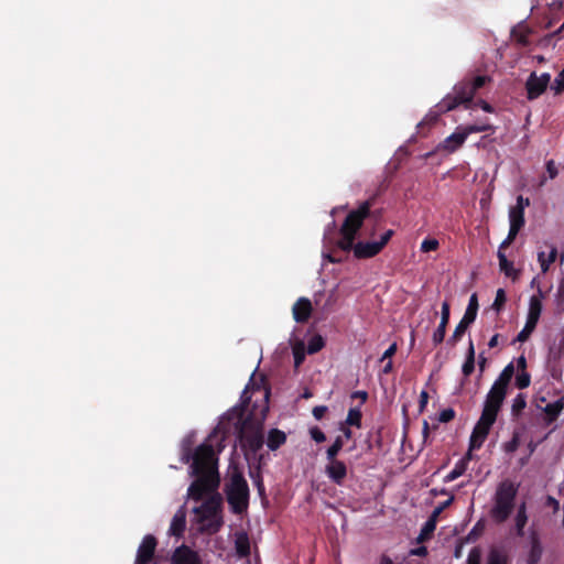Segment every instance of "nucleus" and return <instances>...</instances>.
I'll return each mask as SVG.
<instances>
[{
    "label": "nucleus",
    "mask_w": 564,
    "mask_h": 564,
    "mask_svg": "<svg viewBox=\"0 0 564 564\" xmlns=\"http://www.w3.org/2000/svg\"><path fill=\"white\" fill-rule=\"evenodd\" d=\"M449 315H451V307L448 302H443L442 304V311H441V322L438 325H443L447 327L449 322Z\"/></svg>",
    "instance_id": "c03bdc74"
},
{
    "label": "nucleus",
    "mask_w": 564,
    "mask_h": 564,
    "mask_svg": "<svg viewBox=\"0 0 564 564\" xmlns=\"http://www.w3.org/2000/svg\"><path fill=\"white\" fill-rule=\"evenodd\" d=\"M514 376V366L512 362L508 364L500 372L499 377L494 382V386L508 390L509 383Z\"/></svg>",
    "instance_id": "4be33fe9"
},
{
    "label": "nucleus",
    "mask_w": 564,
    "mask_h": 564,
    "mask_svg": "<svg viewBox=\"0 0 564 564\" xmlns=\"http://www.w3.org/2000/svg\"><path fill=\"white\" fill-rule=\"evenodd\" d=\"M468 133L464 127H457L455 132L448 135L440 145L438 150L446 151L448 153L455 152L459 149L466 139L468 138Z\"/></svg>",
    "instance_id": "ddd939ff"
},
{
    "label": "nucleus",
    "mask_w": 564,
    "mask_h": 564,
    "mask_svg": "<svg viewBox=\"0 0 564 564\" xmlns=\"http://www.w3.org/2000/svg\"><path fill=\"white\" fill-rule=\"evenodd\" d=\"M195 513L204 525V530L210 534L217 533L223 527L221 498L214 495L206 499L199 507L195 508Z\"/></svg>",
    "instance_id": "0eeeda50"
},
{
    "label": "nucleus",
    "mask_w": 564,
    "mask_h": 564,
    "mask_svg": "<svg viewBox=\"0 0 564 564\" xmlns=\"http://www.w3.org/2000/svg\"><path fill=\"white\" fill-rule=\"evenodd\" d=\"M464 543H465V541H464V540H460V541L456 544L455 550H454V556H455L456 558L462 557Z\"/></svg>",
    "instance_id": "e2e57ef3"
},
{
    "label": "nucleus",
    "mask_w": 564,
    "mask_h": 564,
    "mask_svg": "<svg viewBox=\"0 0 564 564\" xmlns=\"http://www.w3.org/2000/svg\"><path fill=\"white\" fill-rule=\"evenodd\" d=\"M344 444L345 442L343 440V436H337L334 443L326 451V459L333 460L334 458H337L339 452L344 447Z\"/></svg>",
    "instance_id": "c85d7f7f"
},
{
    "label": "nucleus",
    "mask_w": 564,
    "mask_h": 564,
    "mask_svg": "<svg viewBox=\"0 0 564 564\" xmlns=\"http://www.w3.org/2000/svg\"><path fill=\"white\" fill-rule=\"evenodd\" d=\"M325 346V340L321 335H314L311 337L307 344V352L316 354Z\"/></svg>",
    "instance_id": "72a5a7b5"
},
{
    "label": "nucleus",
    "mask_w": 564,
    "mask_h": 564,
    "mask_svg": "<svg viewBox=\"0 0 564 564\" xmlns=\"http://www.w3.org/2000/svg\"><path fill=\"white\" fill-rule=\"evenodd\" d=\"M518 491L519 484L511 479H503L498 484L489 512L496 523H503L510 518L516 507Z\"/></svg>",
    "instance_id": "39448f33"
},
{
    "label": "nucleus",
    "mask_w": 564,
    "mask_h": 564,
    "mask_svg": "<svg viewBox=\"0 0 564 564\" xmlns=\"http://www.w3.org/2000/svg\"><path fill=\"white\" fill-rule=\"evenodd\" d=\"M440 247V242L436 239H424L421 243V251L430 252L435 251Z\"/></svg>",
    "instance_id": "37998d69"
},
{
    "label": "nucleus",
    "mask_w": 564,
    "mask_h": 564,
    "mask_svg": "<svg viewBox=\"0 0 564 564\" xmlns=\"http://www.w3.org/2000/svg\"><path fill=\"white\" fill-rule=\"evenodd\" d=\"M475 322L474 318L467 316L466 314H464L463 318L460 319V322L457 324V326L455 327V330L454 333L452 334V336L448 338L447 340V344L449 346H455L459 340L460 338L463 337V335L465 334V332L467 330V328Z\"/></svg>",
    "instance_id": "f3484780"
},
{
    "label": "nucleus",
    "mask_w": 564,
    "mask_h": 564,
    "mask_svg": "<svg viewBox=\"0 0 564 564\" xmlns=\"http://www.w3.org/2000/svg\"><path fill=\"white\" fill-rule=\"evenodd\" d=\"M361 417H362L361 411L357 408H351L348 411V414H347V417H346V421L344 424L348 425V426L360 427L361 426Z\"/></svg>",
    "instance_id": "473e14b6"
},
{
    "label": "nucleus",
    "mask_w": 564,
    "mask_h": 564,
    "mask_svg": "<svg viewBox=\"0 0 564 564\" xmlns=\"http://www.w3.org/2000/svg\"><path fill=\"white\" fill-rule=\"evenodd\" d=\"M464 128L466 129L468 134L478 133V132H488V131L494 132L495 131L494 126H491L488 122H479V123L468 124V126H465Z\"/></svg>",
    "instance_id": "f704fd0d"
},
{
    "label": "nucleus",
    "mask_w": 564,
    "mask_h": 564,
    "mask_svg": "<svg viewBox=\"0 0 564 564\" xmlns=\"http://www.w3.org/2000/svg\"><path fill=\"white\" fill-rule=\"evenodd\" d=\"M545 506L552 508L554 513L560 510V502L552 496L546 497Z\"/></svg>",
    "instance_id": "4d7b16f0"
},
{
    "label": "nucleus",
    "mask_w": 564,
    "mask_h": 564,
    "mask_svg": "<svg viewBox=\"0 0 564 564\" xmlns=\"http://www.w3.org/2000/svg\"><path fill=\"white\" fill-rule=\"evenodd\" d=\"M303 360H304V354H303L301 350L295 349V350H294V361H295V366L301 365Z\"/></svg>",
    "instance_id": "774afa93"
},
{
    "label": "nucleus",
    "mask_w": 564,
    "mask_h": 564,
    "mask_svg": "<svg viewBox=\"0 0 564 564\" xmlns=\"http://www.w3.org/2000/svg\"><path fill=\"white\" fill-rule=\"evenodd\" d=\"M551 89L556 94H561L564 91V68L558 73L555 77L553 84L551 85Z\"/></svg>",
    "instance_id": "58836bf2"
},
{
    "label": "nucleus",
    "mask_w": 564,
    "mask_h": 564,
    "mask_svg": "<svg viewBox=\"0 0 564 564\" xmlns=\"http://www.w3.org/2000/svg\"><path fill=\"white\" fill-rule=\"evenodd\" d=\"M531 383V376L529 372L527 371H521L517 375L516 377V386L519 388V389H525L530 386Z\"/></svg>",
    "instance_id": "4c0bfd02"
},
{
    "label": "nucleus",
    "mask_w": 564,
    "mask_h": 564,
    "mask_svg": "<svg viewBox=\"0 0 564 564\" xmlns=\"http://www.w3.org/2000/svg\"><path fill=\"white\" fill-rule=\"evenodd\" d=\"M487 366V358L485 357L484 352H480L478 356V367L480 376L484 373Z\"/></svg>",
    "instance_id": "bf43d9fd"
},
{
    "label": "nucleus",
    "mask_w": 564,
    "mask_h": 564,
    "mask_svg": "<svg viewBox=\"0 0 564 564\" xmlns=\"http://www.w3.org/2000/svg\"><path fill=\"white\" fill-rule=\"evenodd\" d=\"M479 523H477L474 529L466 536V541H475L479 534L478 532Z\"/></svg>",
    "instance_id": "0e129e2a"
},
{
    "label": "nucleus",
    "mask_w": 564,
    "mask_h": 564,
    "mask_svg": "<svg viewBox=\"0 0 564 564\" xmlns=\"http://www.w3.org/2000/svg\"><path fill=\"white\" fill-rule=\"evenodd\" d=\"M490 82L487 75H478L470 78H465L458 82L451 94H447L436 106V112L432 117V121L437 120L440 113H445L464 106L465 109L480 107L486 112H494V107L484 99L474 101L477 91Z\"/></svg>",
    "instance_id": "20e7f679"
},
{
    "label": "nucleus",
    "mask_w": 564,
    "mask_h": 564,
    "mask_svg": "<svg viewBox=\"0 0 564 564\" xmlns=\"http://www.w3.org/2000/svg\"><path fill=\"white\" fill-rule=\"evenodd\" d=\"M467 469V462L465 458L458 460L454 468L445 476L444 481L451 482L464 475Z\"/></svg>",
    "instance_id": "cd10ccee"
},
{
    "label": "nucleus",
    "mask_w": 564,
    "mask_h": 564,
    "mask_svg": "<svg viewBox=\"0 0 564 564\" xmlns=\"http://www.w3.org/2000/svg\"><path fill=\"white\" fill-rule=\"evenodd\" d=\"M398 346L395 343L391 344L390 347L383 352L381 357V361L384 359H390L397 352Z\"/></svg>",
    "instance_id": "13d9d810"
},
{
    "label": "nucleus",
    "mask_w": 564,
    "mask_h": 564,
    "mask_svg": "<svg viewBox=\"0 0 564 564\" xmlns=\"http://www.w3.org/2000/svg\"><path fill=\"white\" fill-rule=\"evenodd\" d=\"M563 409L564 398H561L552 403H547L544 408L546 422L551 424L556 421Z\"/></svg>",
    "instance_id": "6ab92c4d"
},
{
    "label": "nucleus",
    "mask_w": 564,
    "mask_h": 564,
    "mask_svg": "<svg viewBox=\"0 0 564 564\" xmlns=\"http://www.w3.org/2000/svg\"><path fill=\"white\" fill-rule=\"evenodd\" d=\"M313 306L307 297H300L292 307L293 318L296 323H306L312 314Z\"/></svg>",
    "instance_id": "dca6fc26"
},
{
    "label": "nucleus",
    "mask_w": 564,
    "mask_h": 564,
    "mask_svg": "<svg viewBox=\"0 0 564 564\" xmlns=\"http://www.w3.org/2000/svg\"><path fill=\"white\" fill-rule=\"evenodd\" d=\"M556 256H557V250L555 247L551 248L547 257L545 256V252H543V251L538 253V261L541 265V271L543 273L547 272L550 265L555 261Z\"/></svg>",
    "instance_id": "a878e982"
},
{
    "label": "nucleus",
    "mask_w": 564,
    "mask_h": 564,
    "mask_svg": "<svg viewBox=\"0 0 564 564\" xmlns=\"http://www.w3.org/2000/svg\"><path fill=\"white\" fill-rule=\"evenodd\" d=\"M235 550L240 557H247L250 554V542L246 533H239L236 536Z\"/></svg>",
    "instance_id": "393cba45"
},
{
    "label": "nucleus",
    "mask_w": 564,
    "mask_h": 564,
    "mask_svg": "<svg viewBox=\"0 0 564 564\" xmlns=\"http://www.w3.org/2000/svg\"><path fill=\"white\" fill-rule=\"evenodd\" d=\"M285 441H286V435L284 432L280 431L278 429H272L269 432L267 445L271 451H275L281 445H283L285 443Z\"/></svg>",
    "instance_id": "5701e85b"
},
{
    "label": "nucleus",
    "mask_w": 564,
    "mask_h": 564,
    "mask_svg": "<svg viewBox=\"0 0 564 564\" xmlns=\"http://www.w3.org/2000/svg\"><path fill=\"white\" fill-rule=\"evenodd\" d=\"M310 435L316 443H323L326 441L325 433L317 426L310 429Z\"/></svg>",
    "instance_id": "09e8293b"
},
{
    "label": "nucleus",
    "mask_w": 564,
    "mask_h": 564,
    "mask_svg": "<svg viewBox=\"0 0 564 564\" xmlns=\"http://www.w3.org/2000/svg\"><path fill=\"white\" fill-rule=\"evenodd\" d=\"M249 386L246 387L241 394V405L235 408L234 413L237 415V422H235L236 430L238 432V438L241 446L246 449L256 454L261 449L264 440L262 433V422L264 421L269 411V397L270 390L268 388H261L260 386L252 388V393H259L262 400V404L258 411L256 404L253 409L249 411L250 397Z\"/></svg>",
    "instance_id": "f03ea898"
},
{
    "label": "nucleus",
    "mask_w": 564,
    "mask_h": 564,
    "mask_svg": "<svg viewBox=\"0 0 564 564\" xmlns=\"http://www.w3.org/2000/svg\"><path fill=\"white\" fill-rule=\"evenodd\" d=\"M446 334V327L443 325H438L432 335V341L434 346H437L443 343Z\"/></svg>",
    "instance_id": "79ce46f5"
},
{
    "label": "nucleus",
    "mask_w": 564,
    "mask_h": 564,
    "mask_svg": "<svg viewBox=\"0 0 564 564\" xmlns=\"http://www.w3.org/2000/svg\"><path fill=\"white\" fill-rule=\"evenodd\" d=\"M393 235L394 231L392 229H389L380 237V240L377 241V243L381 250L386 247V245L389 242Z\"/></svg>",
    "instance_id": "864d4df0"
},
{
    "label": "nucleus",
    "mask_w": 564,
    "mask_h": 564,
    "mask_svg": "<svg viewBox=\"0 0 564 564\" xmlns=\"http://www.w3.org/2000/svg\"><path fill=\"white\" fill-rule=\"evenodd\" d=\"M325 473L327 477L336 485L341 486L347 477V466L343 460L334 458L327 460Z\"/></svg>",
    "instance_id": "4468645a"
},
{
    "label": "nucleus",
    "mask_w": 564,
    "mask_h": 564,
    "mask_svg": "<svg viewBox=\"0 0 564 564\" xmlns=\"http://www.w3.org/2000/svg\"><path fill=\"white\" fill-rule=\"evenodd\" d=\"M545 167H546L547 175L551 180H553L557 176L558 171H557L554 160L546 161Z\"/></svg>",
    "instance_id": "603ef678"
},
{
    "label": "nucleus",
    "mask_w": 564,
    "mask_h": 564,
    "mask_svg": "<svg viewBox=\"0 0 564 564\" xmlns=\"http://www.w3.org/2000/svg\"><path fill=\"white\" fill-rule=\"evenodd\" d=\"M185 527H186L185 512L183 510H178L172 519L169 532L171 535L178 538V536L183 535V533L185 531Z\"/></svg>",
    "instance_id": "a211bd4d"
},
{
    "label": "nucleus",
    "mask_w": 564,
    "mask_h": 564,
    "mask_svg": "<svg viewBox=\"0 0 564 564\" xmlns=\"http://www.w3.org/2000/svg\"><path fill=\"white\" fill-rule=\"evenodd\" d=\"M429 402V393L423 390L420 393V400H419V413H423L426 409Z\"/></svg>",
    "instance_id": "5fc2aeb1"
},
{
    "label": "nucleus",
    "mask_w": 564,
    "mask_h": 564,
    "mask_svg": "<svg viewBox=\"0 0 564 564\" xmlns=\"http://www.w3.org/2000/svg\"><path fill=\"white\" fill-rule=\"evenodd\" d=\"M475 370V348L470 340L466 352V358L462 367V372L465 378H468Z\"/></svg>",
    "instance_id": "b1692460"
},
{
    "label": "nucleus",
    "mask_w": 564,
    "mask_h": 564,
    "mask_svg": "<svg viewBox=\"0 0 564 564\" xmlns=\"http://www.w3.org/2000/svg\"><path fill=\"white\" fill-rule=\"evenodd\" d=\"M455 411L452 408L444 409L438 414V422L441 423H448L455 417Z\"/></svg>",
    "instance_id": "49530a36"
},
{
    "label": "nucleus",
    "mask_w": 564,
    "mask_h": 564,
    "mask_svg": "<svg viewBox=\"0 0 564 564\" xmlns=\"http://www.w3.org/2000/svg\"><path fill=\"white\" fill-rule=\"evenodd\" d=\"M351 399H360L361 403H365L368 399V393L366 391H355L351 393Z\"/></svg>",
    "instance_id": "680f3d73"
},
{
    "label": "nucleus",
    "mask_w": 564,
    "mask_h": 564,
    "mask_svg": "<svg viewBox=\"0 0 564 564\" xmlns=\"http://www.w3.org/2000/svg\"><path fill=\"white\" fill-rule=\"evenodd\" d=\"M530 199L519 195L517 204L509 209V232L507 238L501 242V248H508L517 238L520 230L525 225L524 210L530 206Z\"/></svg>",
    "instance_id": "6e6552de"
},
{
    "label": "nucleus",
    "mask_w": 564,
    "mask_h": 564,
    "mask_svg": "<svg viewBox=\"0 0 564 564\" xmlns=\"http://www.w3.org/2000/svg\"><path fill=\"white\" fill-rule=\"evenodd\" d=\"M495 421L480 416L470 435L469 451L479 449L486 441Z\"/></svg>",
    "instance_id": "9b49d317"
},
{
    "label": "nucleus",
    "mask_w": 564,
    "mask_h": 564,
    "mask_svg": "<svg viewBox=\"0 0 564 564\" xmlns=\"http://www.w3.org/2000/svg\"><path fill=\"white\" fill-rule=\"evenodd\" d=\"M172 564H202L198 554L186 545H181L174 551Z\"/></svg>",
    "instance_id": "2eb2a0df"
},
{
    "label": "nucleus",
    "mask_w": 564,
    "mask_h": 564,
    "mask_svg": "<svg viewBox=\"0 0 564 564\" xmlns=\"http://www.w3.org/2000/svg\"><path fill=\"white\" fill-rule=\"evenodd\" d=\"M466 564H481V550L478 546L469 551Z\"/></svg>",
    "instance_id": "a19ab883"
},
{
    "label": "nucleus",
    "mask_w": 564,
    "mask_h": 564,
    "mask_svg": "<svg viewBox=\"0 0 564 564\" xmlns=\"http://www.w3.org/2000/svg\"><path fill=\"white\" fill-rule=\"evenodd\" d=\"M327 411L328 409L326 405H317L313 408L312 413L316 420H322Z\"/></svg>",
    "instance_id": "6e6d98bb"
},
{
    "label": "nucleus",
    "mask_w": 564,
    "mask_h": 564,
    "mask_svg": "<svg viewBox=\"0 0 564 564\" xmlns=\"http://www.w3.org/2000/svg\"><path fill=\"white\" fill-rule=\"evenodd\" d=\"M454 501V496H451L446 501L442 502L440 506H437L433 512H432V517H434L435 519L438 520V517L440 514L447 508L452 505V502Z\"/></svg>",
    "instance_id": "3c124183"
},
{
    "label": "nucleus",
    "mask_w": 564,
    "mask_h": 564,
    "mask_svg": "<svg viewBox=\"0 0 564 564\" xmlns=\"http://www.w3.org/2000/svg\"><path fill=\"white\" fill-rule=\"evenodd\" d=\"M339 430L341 431L343 433V440H350L352 437V432L351 430L348 427V425H345V424H340V427Z\"/></svg>",
    "instance_id": "052dcab7"
},
{
    "label": "nucleus",
    "mask_w": 564,
    "mask_h": 564,
    "mask_svg": "<svg viewBox=\"0 0 564 564\" xmlns=\"http://www.w3.org/2000/svg\"><path fill=\"white\" fill-rule=\"evenodd\" d=\"M488 564H507V558L498 551H491L488 557Z\"/></svg>",
    "instance_id": "a18cd8bd"
},
{
    "label": "nucleus",
    "mask_w": 564,
    "mask_h": 564,
    "mask_svg": "<svg viewBox=\"0 0 564 564\" xmlns=\"http://www.w3.org/2000/svg\"><path fill=\"white\" fill-rule=\"evenodd\" d=\"M477 312H478V299H477V294H473L469 299V302H468V305H467V308L465 311V314L474 319H476L477 317Z\"/></svg>",
    "instance_id": "e433bc0d"
},
{
    "label": "nucleus",
    "mask_w": 564,
    "mask_h": 564,
    "mask_svg": "<svg viewBox=\"0 0 564 564\" xmlns=\"http://www.w3.org/2000/svg\"><path fill=\"white\" fill-rule=\"evenodd\" d=\"M512 34L513 36L516 37L517 42L523 46H527L529 45V39H528V35H529V32L528 31H522V30H517L514 29L512 31Z\"/></svg>",
    "instance_id": "de8ad7c7"
},
{
    "label": "nucleus",
    "mask_w": 564,
    "mask_h": 564,
    "mask_svg": "<svg viewBox=\"0 0 564 564\" xmlns=\"http://www.w3.org/2000/svg\"><path fill=\"white\" fill-rule=\"evenodd\" d=\"M437 519L430 516L427 521L424 523L423 528L421 529L420 538L426 539L433 534V532L436 529Z\"/></svg>",
    "instance_id": "c9c22d12"
},
{
    "label": "nucleus",
    "mask_w": 564,
    "mask_h": 564,
    "mask_svg": "<svg viewBox=\"0 0 564 564\" xmlns=\"http://www.w3.org/2000/svg\"><path fill=\"white\" fill-rule=\"evenodd\" d=\"M506 395L507 390L492 384L489 392L487 393L480 416L496 422L497 415L502 406Z\"/></svg>",
    "instance_id": "1a4fd4ad"
},
{
    "label": "nucleus",
    "mask_w": 564,
    "mask_h": 564,
    "mask_svg": "<svg viewBox=\"0 0 564 564\" xmlns=\"http://www.w3.org/2000/svg\"><path fill=\"white\" fill-rule=\"evenodd\" d=\"M542 556V547L535 534L532 535L531 550L528 556V564H536Z\"/></svg>",
    "instance_id": "bb28decb"
},
{
    "label": "nucleus",
    "mask_w": 564,
    "mask_h": 564,
    "mask_svg": "<svg viewBox=\"0 0 564 564\" xmlns=\"http://www.w3.org/2000/svg\"><path fill=\"white\" fill-rule=\"evenodd\" d=\"M217 434L218 431L214 430L193 454L189 449L183 454L184 463L192 459V475L196 477L187 490L188 497L193 500L199 501L219 487L218 454L224 448V437L216 440Z\"/></svg>",
    "instance_id": "f257e3e1"
},
{
    "label": "nucleus",
    "mask_w": 564,
    "mask_h": 564,
    "mask_svg": "<svg viewBox=\"0 0 564 564\" xmlns=\"http://www.w3.org/2000/svg\"><path fill=\"white\" fill-rule=\"evenodd\" d=\"M527 406L525 394L519 393L512 401L511 414L512 416H519Z\"/></svg>",
    "instance_id": "2f4dec72"
},
{
    "label": "nucleus",
    "mask_w": 564,
    "mask_h": 564,
    "mask_svg": "<svg viewBox=\"0 0 564 564\" xmlns=\"http://www.w3.org/2000/svg\"><path fill=\"white\" fill-rule=\"evenodd\" d=\"M225 492L232 513L241 514L247 511L249 506V486L241 473H232L229 482L226 485Z\"/></svg>",
    "instance_id": "423d86ee"
},
{
    "label": "nucleus",
    "mask_w": 564,
    "mask_h": 564,
    "mask_svg": "<svg viewBox=\"0 0 564 564\" xmlns=\"http://www.w3.org/2000/svg\"><path fill=\"white\" fill-rule=\"evenodd\" d=\"M541 312H542L541 301L538 297L532 296L530 299L528 318L539 322Z\"/></svg>",
    "instance_id": "7c9ffc66"
},
{
    "label": "nucleus",
    "mask_w": 564,
    "mask_h": 564,
    "mask_svg": "<svg viewBox=\"0 0 564 564\" xmlns=\"http://www.w3.org/2000/svg\"><path fill=\"white\" fill-rule=\"evenodd\" d=\"M422 436H423L424 442H426L430 436V424L426 420L423 421Z\"/></svg>",
    "instance_id": "69168bd1"
},
{
    "label": "nucleus",
    "mask_w": 564,
    "mask_h": 564,
    "mask_svg": "<svg viewBox=\"0 0 564 564\" xmlns=\"http://www.w3.org/2000/svg\"><path fill=\"white\" fill-rule=\"evenodd\" d=\"M156 545L158 541L154 535H145L138 547L134 564H151L154 558Z\"/></svg>",
    "instance_id": "f8f14e48"
},
{
    "label": "nucleus",
    "mask_w": 564,
    "mask_h": 564,
    "mask_svg": "<svg viewBox=\"0 0 564 564\" xmlns=\"http://www.w3.org/2000/svg\"><path fill=\"white\" fill-rule=\"evenodd\" d=\"M506 301H507V296H506V292L503 289H498L497 293H496V299L494 301V304H492V307L496 310V311H500L503 305L506 304Z\"/></svg>",
    "instance_id": "ea45409f"
},
{
    "label": "nucleus",
    "mask_w": 564,
    "mask_h": 564,
    "mask_svg": "<svg viewBox=\"0 0 564 564\" xmlns=\"http://www.w3.org/2000/svg\"><path fill=\"white\" fill-rule=\"evenodd\" d=\"M538 322L527 317V322L524 327L517 336V340L520 343H524L529 339L532 332L535 329Z\"/></svg>",
    "instance_id": "c756f323"
},
{
    "label": "nucleus",
    "mask_w": 564,
    "mask_h": 564,
    "mask_svg": "<svg viewBox=\"0 0 564 564\" xmlns=\"http://www.w3.org/2000/svg\"><path fill=\"white\" fill-rule=\"evenodd\" d=\"M551 82V75L543 73L540 76L535 72L531 73L525 82L527 98L534 100L539 98L547 88Z\"/></svg>",
    "instance_id": "9d476101"
},
{
    "label": "nucleus",
    "mask_w": 564,
    "mask_h": 564,
    "mask_svg": "<svg viewBox=\"0 0 564 564\" xmlns=\"http://www.w3.org/2000/svg\"><path fill=\"white\" fill-rule=\"evenodd\" d=\"M371 203L366 200L357 209L350 210L340 227L338 246L344 251H354L357 259H368L377 256L381 249L377 241L355 242L359 229L369 217Z\"/></svg>",
    "instance_id": "7ed1b4c3"
},
{
    "label": "nucleus",
    "mask_w": 564,
    "mask_h": 564,
    "mask_svg": "<svg viewBox=\"0 0 564 564\" xmlns=\"http://www.w3.org/2000/svg\"><path fill=\"white\" fill-rule=\"evenodd\" d=\"M517 367H518V370L521 371H525L527 369V359L524 356H520L518 359H517Z\"/></svg>",
    "instance_id": "338daca9"
},
{
    "label": "nucleus",
    "mask_w": 564,
    "mask_h": 564,
    "mask_svg": "<svg viewBox=\"0 0 564 564\" xmlns=\"http://www.w3.org/2000/svg\"><path fill=\"white\" fill-rule=\"evenodd\" d=\"M519 447V436L514 434L513 437L503 444V449L506 453H514Z\"/></svg>",
    "instance_id": "8fccbe9b"
},
{
    "label": "nucleus",
    "mask_w": 564,
    "mask_h": 564,
    "mask_svg": "<svg viewBox=\"0 0 564 564\" xmlns=\"http://www.w3.org/2000/svg\"><path fill=\"white\" fill-rule=\"evenodd\" d=\"M527 522H528L527 505H525V502H522L518 507L517 514L514 518L516 533L518 536L522 538L524 535V528H525Z\"/></svg>",
    "instance_id": "412c9836"
},
{
    "label": "nucleus",
    "mask_w": 564,
    "mask_h": 564,
    "mask_svg": "<svg viewBox=\"0 0 564 564\" xmlns=\"http://www.w3.org/2000/svg\"><path fill=\"white\" fill-rule=\"evenodd\" d=\"M505 249L506 248H501L500 245L497 252L500 271L503 272L507 276L516 279L518 272L514 270L513 263L508 260L506 253L503 252Z\"/></svg>",
    "instance_id": "aec40b11"
}]
</instances>
